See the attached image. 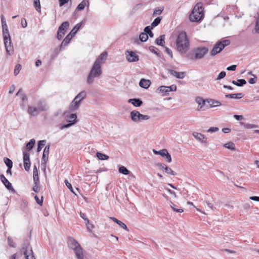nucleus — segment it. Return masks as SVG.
Instances as JSON below:
<instances>
[{
  "label": "nucleus",
  "instance_id": "4468645a",
  "mask_svg": "<svg viewBox=\"0 0 259 259\" xmlns=\"http://www.w3.org/2000/svg\"><path fill=\"white\" fill-rule=\"evenodd\" d=\"M126 58L130 62H135L138 60V56L132 51H127Z\"/></svg>",
  "mask_w": 259,
  "mask_h": 259
},
{
  "label": "nucleus",
  "instance_id": "e433bc0d",
  "mask_svg": "<svg viewBox=\"0 0 259 259\" xmlns=\"http://www.w3.org/2000/svg\"><path fill=\"white\" fill-rule=\"evenodd\" d=\"M35 143V141L34 139H31L26 145V149L28 151L31 150Z\"/></svg>",
  "mask_w": 259,
  "mask_h": 259
},
{
  "label": "nucleus",
  "instance_id": "c85d7f7f",
  "mask_svg": "<svg viewBox=\"0 0 259 259\" xmlns=\"http://www.w3.org/2000/svg\"><path fill=\"white\" fill-rule=\"evenodd\" d=\"M33 181L34 183H39V177H38V171L36 167L34 168L33 169Z\"/></svg>",
  "mask_w": 259,
  "mask_h": 259
},
{
  "label": "nucleus",
  "instance_id": "1a4fd4ad",
  "mask_svg": "<svg viewBox=\"0 0 259 259\" xmlns=\"http://www.w3.org/2000/svg\"><path fill=\"white\" fill-rule=\"evenodd\" d=\"M4 41L7 54L9 55H12L13 54L14 48L11 38L4 40Z\"/></svg>",
  "mask_w": 259,
  "mask_h": 259
},
{
  "label": "nucleus",
  "instance_id": "37998d69",
  "mask_svg": "<svg viewBox=\"0 0 259 259\" xmlns=\"http://www.w3.org/2000/svg\"><path fill=\"white\" fill-rule=\"evenodd\" d=\"M17 96H19L21 98V99L22 101H24L26 99V96L23 93V91L22 89H20L17 93L16 94Z\"/></svg>",
  "mask_w": 259,
  "mask_h": 259
},
{
  "label": "nucleus",
  "instance_id": "aec40b11",
  "mask_svg": "<svg viewBox=\"0 0 259 259\" xmlns=\"http://www.w3.org/2000/svg\"><path fill=\"white\" fill-rule=\"evenodd\" d=\"M206 101L209 104L208 108H213L221 105V103L220 101L213 99L207 100Z\"/></svg>",
  "mask_w": 259,
  "mask_h": 259
},
{
  "label": "nucleus",
  "instance_id": "774afa93",
  "mask_svg": "<svg viewBox=\"0 0 259 259\" xmlns=\"http://www.w3.org/2000/svg\"><path fill=\"white\" fill-rule=\"evenodd\" d=\"M80 215L83 220H84L87 222L88 221V220H89L87 217V215L85 213L80 212Z\"/></svg>",
  "mask_w": 259,
  "mask_h": 259
},
{
  "label": "nucleus",
  "instance_id": "13d9d810",
  "mask_svg": "<svg viewBox=\"0 0 259 259\" xmlns=\"http://www.w3.org/2000/svg\"><path fill=\"white\" fill-rule=\"evenodd\" d=\"M258 14V16L257 19H256V24L255 26V30L257 32L259 33V12Z\"/></svg>",
  "mask_w": 259,
  "mask_h": 259
},
{
  "label": "nucleus",
  "instance_id": "5fc2aeb1",
  "mask_svg": "<svg viewBox=\"0 0 259 259\" xmlns=\"http://www.w3.org/2000/svg\"><path fill=\"white\" fill-rule=\"evenodd\" d=\"M86 226H87V229L90 232H92V229L94 228V225L90 223L89 220H88V221L87 222Z\"/></svg>",
  "mask_w": 259,
  "mask_h": 259
},
{
  "label": "nucleus",
  "instance_id": "f8f14e48",
  "mask_svg": "<svg viewBox=\"0 0 259 259\" xmlns=\"http://www.w3.org/2000/svg\"><path fill=\"white\" fill-rule=\"evenodd\" d=\"M107 57V53L106 52H103L100 54L98 58L96 59L95 63L101 66L106 59Z\"/></svg>",
  "mask_w": 259,
  "mask_h": 259
},
{
  "label": "nucleus",
  "instance_id": "603ef678",
  "mask_svg": "<svg viewBox=\"0 0 259 259\" xmlns=\"http://www.w3.org/2000/svg\"><path fill=\"white\" fill-rule=\"evenodd\" d=\"M65 32L63 31H61V30H60V29H58V32H57V38L58 39L61 40L62 39L63 37L65 35Z\"/></svg>",
  "mask_w": 259,
  "mask_h": 259
},
{
  "label": "nucleus",
  "instance_id": "f3484780",
  "mask_svg": "<svg viewBox=\"0 0 259 259\" xmlns=\"http://www.w3.org/2000/svg\"><path fill=\"white\" fill-rule=\"evenodd\" d=\"M80 102V101L78 100H76V99L74 98L69 107V110L72 111L77 109L78 108Z\"/></svg>",
  "mask_w": 259,
  "mask_h": 259
},
{
  "label": "nucleus",
  "instance_id": "a878e982",
  "mask_svg": "<svg viewBox=\"0 0 259 259\" xmlns=\"http://www.w3.org/2000/svg\"><path fill=\"white\" fill-rule=\"evenodd\" d=\"M226 98L231 99H240L243 97V94L237 93V94H231L225 95Z\"/></svg>",
  "mask_w": 259,
  "mask_h": 259
},
{
  "label": "nucleus",
  "instance_id": "6e6552de",
  "mask_svg": "<svg viewBox=\"0 0 259 259\" xmlns=\"http://www.w3.org/2000/svg\"><path fill=\"white\" fill-rule=\"evenodd\" d=\"M208 50L205 48H197L194 51L195 59H199L204 57Z\"/></svg>",
  "mask_w": 259,
  "mask_h": 259
},
{
  "label": "nucleus",
  "instance_id": "a211bd4d",
  "mask_svg": "<svg viewBox=\"0 0 259 259\" xmlns=\"http://www.w3.org/2000/svg\"><path fill=\"white\" fill-rule=\"evenodd\" d=\"M0 179L7 188L11 189L12 188L11 183L7 179L4 175H1Z\"/></svg>",
  "mask_w": 259,
  "mask_h": 259
},
{
  "label": "nucleus",
  "instance_id": "2eb2a0df",
  "mask_svg": "<svg viewBox=\"0 0 259 259\" xmlns=\"http://www.w3.org/2000/svg\"><path fill=\"white\" fill-rule=\"evenodd\" d=\"M77 116L75 114H70L68 117L67 120L68 121L70 122V123L65 124L62 126L63 128H67L69 126H71L73 124H74L75 122Z\"/></svg>",
  "mask_w": 259,
  "mask_h": 259
},
{
  "label": "nucleus",
  "instance_id": "4c0bfd02",
  "mask_svg": "<svg viewBox=\"0 0 259 259\" xmlns=\"http://www.w3.org/2000/svg\"><path fill=\"white\" fill-rule=\"evenodd\" d=\"M232 83L236 85L237 86H242L243 85L246 84V81L244 79H241L238 80L237 81L233 80L232 81Z\"/></svg>",
  "mask_w": 259,
  "mask_h": 259
},
{
  "label": "nucleus",
  "instance_id": "9b49d317",
  "mask_svg": "<svg viewBox=\"0 0 259 259\" xmlns=\"http://www.w3.org/2000/svg\"><path fill=\"white\" fill-rule=\"evenodd\" d=\"M158 155H160L162 157L164 158L165 161L167 162H170L171 161V156L166 149H163L159 151Z\"/></svg>",
  "mask_w": 259,
  "mask_h": 259
},
{
  "label": "nucleus",
  "instance_id": "3c124183",
  "mask_svg": "<svg viewBox=\"0 0 259 259\" xmlns=\"http://www.w3.org/2000/svg\"><path fill=\"white\" fill-rule=\"evenodd\" d=\"M164 169L167 174H170L172 176H175L176 175V173L170 167L165 166L164 167Z\"/></svg>",
  "mask_w": 259,
  "mask_h": 259
},
{
  "label": "nucleus",
  "instance_id": "f03ea898",
  "mask_svg": "<svg viewBox=\"0 0 259 259\" xmlns=\"http://www.w3.org/2000/svg\"><path fill=\"white\" fill-rule=\"evenodd\" d=\"M204 17V11L202 4L198 3L194 6L189 16L191 22L200 21Z\"/></svg>",
  "mask_w": 259,
  "mask_h": 259
},
{
  "label": "nucleus",
  "instance_id": "a18cd8bd",
  "mask_svg": "<svg viewBox=\"0 0 259 259\" xmlns=\"http://www.w3.org/2000/svg\"><path fill=\"white\" fill-rule=\"evenodd\" d=\"M162 19L161 17H158L155 20L153 21V22L152 23V27H155L157 26L160 22L161 20Z\"/></svg>",
  "mask_w": 259,
  "mask_h": 259
},
{
  "label": "nucleus",
  "instance_id": "423d86ee",
  "mask_svg": "<svg viewBox=\"0 0 259 259\" xmlns=\"http://www.w3.org/2000/svg\"><path fill=\"white\" fill-rule=\"evenodd\" d=\"M25 259H35L32 247L29 243L24 244L21 249Z\"/></svg>",
  "mask_w": 259,
  "mask_h": 259
},
{
  "label": "nucleus",
  "instance_id": "39448f33",
  "mask_svg": "<svg viewBox=\"0 0 259 259\" xmlns=\"http://www.w3.org/2000/svg\"><path fill=\"white\" fill-rule=\"evenodd\" d=\"M230 41L228 39L223 40L217 42L211 51V55L214 56L220 53L226 46H228Z\"/></svg>",
  "mask_w": 259,
  "mask_h": 259
},
{
  "label": "nucleus",
  "instance_id": "5701e85b",
  "mask_svg": "<svg viewBox=\"0 0 259 259\" xmlns=\"http://www.w3.org/2000/svg\"><path fill=\"white\" fill-rule=\"evenodd\" d=\"M128 102L132 104L135 107H140L142 105L143 102L139 99H130Z\"/></svg>",
  "mask_w": 259,
  "mask_h": 259
},
{
  "label": "nucleus",
  "instance_id": "412c9836",
  "mask_svg": "<svg viewBox=\"0 0 259 259\" xmlns=\"http://www.w3.org/2000/svg\"><path fill=\"white\" fill-rule=\"evenodd\" d=\"M170 74L176 77L177 78H183L185 76V73L184 72H177L174 70H170Z\"/></svg>",
  "mask_w": 259,
  "mask_h": 259
},
{
  "label": "nucleus",
  "instance_id": "680f3d73",
  "mask_svg": "<svg viewBox=\"0 0 259 259\" xmlns=\"http://www.w3.org/2000/svg\"><path fill=\"white\" fill-rule=\"evenodd\" d=\"M21 24L23 28L26 27L27 25L26 20L25 18L22 19Z\"/></svg>",
  "mask_w": 259,
  "mask_h": 259
},
{
  "label": "nucleus",
  "instance_id": "09e8293b",
  "mask_svg": "<svg viewBox=\"0 0 259 259\" xmlns=\"http://www.w3.org/2000/svg\"><path fill=\"white\" fill-rule=\"evenodd\" d=\"M163 7L159 8L157 9H156L153 12V16L159 15L161 14L162 11H163Z\"/></svg>",
  "mask_w": 259,
  "mask_h": 259
},
{
  "label": "nucleus",
  "instance_id": "b1692460",
  "mask_svg": "<svg viewBox=\"0 0 259 259\" xmlns=\"http://www.w3.org/2000/svg\"><path fill=\"white\" fill-rule=\"evenodd\" d=\"M110 219L115 223H117L120 227H121L123 229L126 231H128L126 225L121 221L117 220L116 218L114 217H110Z\"/></svg>",
  "mask_w": 259,
  "mask_h": 259
},
{
  "label": "nucleus",
  "instance_id": "c9c22d12",
  "mask_svg": "<svg viewBox=\"0 0 259 259\" xmlns=\"http://www.w3.org/2000/svg\"><path fill=\"white\" fill-rule=\"evenodd\" d=\"M33 6L37 12H40L41 7L39 0H33Z\"/></svg>",
  "mask_w": 259,
  "mask_h": 259
},
{
  "label": "nucleus",
  "instance_id": "58836bf2",
  "mask_svg": "<svg viewBox=\"0 0 259 259\" xmlns=\"http://www.w3.org/2000/svg\"><path fill=\"white\" fill-rule=\"evenodd\" d=\"M3 36L4 40L11 38L8 29H3Z\"/></svg>",
  "mask_w": 259,
  "mask_h": 259
},
{
  "label": "nucleus",
  "instance_id": "864d4df0",
  "mask_svg": "<svg viewBox=\"0 0 259 259\" xmlns=\"http://www.w3.org/2000/svg\"><path fill=\"white\" fill-rule=\"evenodd\" d=\"M8 242L10 246L12 247H16V243L14 242L13 240L9 237H8Z\"/></svg>",
  "mask_w": 259,
  "mask_h": 259
},
{
  "label": "nucleus",
  "instance_id": "f257e3e1",
  "mask_svg": "<svg viewBox=\"0 0 259 259\" xmlns=\"http://www.w3.org/2000/svg\"><path fill=\"white\" fill-rule=\"evenodd\" d=\"M175 44L176 50L181 54H186L190 49V41L184 31H181L177 35Z\"/></svg>",
  "mask_w": 259,
  "mask_h": 259
},
{
  "label": "nucleus",
  "instance_id": "6ab92c4d",
  "mask_svg": "<svg viewBox=\"0 0 259 259\" xmlns=\"http://www.w3.org/2000/svg\"><path fill=\"white\" fill-rule=\"evenodd\" d=\"M196 102L198 104V110H204L203 107L205 104V101L201 97H197L195 99Z\"/></svg>",
  "mask_w": 259,
  "mask_h": 259
},
{
  "label": "nucleus",
  "instance_id": "49530a36",
  "mask_svg": "<svg viewBox=\"0 0 259 259\" xmlns=\"http://www.w3.org/2000/svg\"><path fill=\"white\" fill-rule=\"evenodd\" d=\"M5 163L7 165L9 168H11L13 166V162L11 160L9 159L8 158H5L4 159Z\"/></svg>",
  "mask_w": 259,
  "mask_h": 259
},
{
  "label": "nucleus",
  "instance_id": "7ed1b4c3",
  "mask_svg": "<svg viewBox=\"0 0 259 259\" xmlns=\"http://www.w3.org/2000/svg\"><path fill=\"white\" fill-rule=\"evenodd\" d=\"M68 243L74 250L77 259H83V249L79 243L73 238L70 237L68 239Z\"/></svg>",
  "mask_w": 259,
  "mask_h": 259
},
{
  "label": "nucleus",
  "instance_id": "0e129e2a",
  "mask_svg": "<svg viewBox=\"0 0 259 259\" xmlns=\"http://www.w3.org/2000/svg\"><path fill=\"white\" fill-rule=\"evenodd\" d=\"M165 52L166 53L171 57L172 58V51L168 48H165Z\"/></svg>",
  "mask_w": 259,
  "mask_h": 259
},
{
  "label": "nucleus",
  "instance_id": "6e6d98bb",
  "mask_svg": "<svg viewBox=\"0 0 259 259\" xmlns=\"http://www.w3.org/2000/svg\"><path fill=\"white\" fill-rule=\"evenodd\" d=\"M21 69V66L20 64H17L15 67L14 74L17 75Z\"/></svg>",
  "mask_w": 259,
  "mask_h": 259
},
{
  "label": "nucleus",
  "instance_id": "c756f323",
  "mask_svg": "<svg viewBox=\"0 0 259 259\" xmlns=\"http://www.w3.org/2000/svg\"><path fill=\"white\" fill-rule=\"evenodd\" d=\"M156 43L157 45L161 46H163L165 44L164 35H161L156 39Z\"/></svg>",
  "mask_w": 259,
  "mask_h": 259
},
{
  "label": "nucleus",
  "instance_id": "4be33fe9",
  "mask_svg": "<svg viewBox=\"0 0 259 259\" xmlns=\"http://www.w3.org/2000/svg\"><path fill=\"white\" fill-rule=\"evenodd\" d=\"M151 82L148 79H142L139 83V85L141 88L148 89L150 85Z\"/></svg>",
  "mask_w": 259,
  "mask_h": 259
},
{
  "label": "nucleus",
  "instance_id": "0eeeda50",
  "mask_svg": "<svg viewBox=\"0 0 259 259\" xmlns=\"http://www.w3.org/2000/svg\"><path fill=\"white\" fill-rule=\"evenodd\" d=\"M131 119L135 122H139L143 120H147L149 118V116L147 115H143L139 112L134 110L130 113Z\"/></svg>",
  "mask_w": 259,
  "mask_h": 259
},
{
  "label": "nucleus",
  "instance_id": "bf43d9fd",
  "mask_svg": "<svg viewBox=\"0 0 259 259\" xmlns=\"http://www.w3.org/2000/svg\"><path fill=\"white\" fill-rule=\"evenodd\" d=\"M225 76H226V72L224 71H221L220 73V74H219V75L217 77V79L219 80V79H222L224 77H225Z\"/></svg>",
  "mask_w": 259,
  "mask_h": 259
},
{
  "label": "nucleus",
  "instance_id": "338daca9",
  "mask_svg": "<svg viewBox=\"0 0 259 259\" xmlns=\"http://www.w3.org/2000/svg\"><path fill=\"white\" fill-rule=\"evenodd\" d=\"M236 68V65H233L230 66H229V67H228L227 68V69L228 70H232V71H234V70H235Z\"/></svg>",
  "mask_w": 259,
  "mask_h": 259
},
{
  "label": "nucleus",
  "instance_id": "4d7b16f0",
  "mask_svg": "<svg viewBox=\"0 0 259 259\" xmlns=\"http://www.w3.org/2000/svg\"><path fill=\"white\" fill-rule=\"evenodd\" d=\"M171 208L175 211L178 212H183L184 211V210L183 209H178L176 207V205L172 204V205H171Z\"/></svg>",
  "mask_w": 259,
  "mask_h": 259
},
{
  "label": "nucleus",
  "instance_id": "69168bd1",
  "mask_svg": "<svg viewBox=\"0 0 259 259\" xmlns=\"http://www.w3.org/2000/svg\"><path fill=\"white\" fill-rule=\"evenodd\" d=\"M169 92L176 91L177 90V86L176 85H172L168 87Z\"/></svg>",
  "mask_w": 259,
  "mask_h": 259
},
{
  "label": "nucleus",
  "instance_id": "473e14b6",
  "mask_svg": "<svg viewBox=\"0 0 259 259\" xmlns=\"http://www.w3.org/2000/svg\"><path fill=\"white\" fill-rule=\"evenodd\" d=\"M86 97V93L84 91H82L79 93L75 98L76 100H78L79 101H82Z\"/></svg>",
  "mask_w": 259,
  "mask_h": 259
},
{
  "label": "nucleus",
  "instance_id": "a19ab883",
  "mask_svg": "<svg viewBox=\"0 0 259 259\" xmlns=\"http://www.w3.org/2000/svg\"><path fill=\"white\" fill-rule=\"evenodd\" d=\"M97 156L99 159L101 160H107L109 158V156L108 155L100 152L97 153Z\"/></svg>",
  "mask_w": 259,
  "mask_h": 259
},
{
  "label": "nucleus",
  "instance_id": "e2e57ef3",
  "mask_svg": "<svg viewBox=\"0 0 259 259\" xmlns=\"http://www.w3.org/2000/svg\"><path fill=\"white\" fill-rule=\"evenodd\" d=\"M65 183L67 186V187L70 189L71 191H73V188H72V185L71 184L69 183L67 180H65Z\"/></svg>",
  "mask_w": 259,
  "mask_h": 259
},
{
  "label": "nucleus",
  "instance_id": "c03bdc74",
  "mask_svg": "<svg viewBox=\"0 0 259 259\" xmlns=\"http://www.w3.org/2000/svg\"><path fill=\"white\" fill-rule=\"evenodd\" d=\"M139 38L141 41H146L148 38V36L146 33L142 32L140 34Z\"/></svg>",
  "mask_w": 259,
  "mask_h": 259
},
{
  "label": "nucleus",
  "instance_id": "8fccbe9b",
  "mask_svg": "<svg viewBox=\"0 0 259 259\" xmlns=\"http://www.w3.org/2000/svg\"><path fill=\"white\" fill-rule=\"evenodd\" d=\"M34 199L38 204H39L40 206L42 205L43 196H41L40 198H39L37 195H35L34 196Z\"/></svg>",
  "mask_w": 259,
  "mask_h": 259
},
{
  "label": "nucleus",
  "instance_id": "bb28decb",
  "mask_svg": "<svg viewBox=\"0 0 259 259\" xmlns=\"http://www.w3.org/2000/svg\"><path fill=\"white\" fill-rule=\"evenodd\" d=\"M37 109L39 112L44 111L46 110L47 109V107L46 104L44 102H42V101H39L37 103Z\"/></svg>",
  "mask_w": 259,
  "mask_h": 259
},
{
  "label": "nucleus",
  "instance_id": "de8ad7c7",
  "mask_svg": "<svg viewBox=\"0 0 259 259\" xmlns=\"http://www.w3.org/2000/svg\"><path fill=\"white\" fill-rule=\"evenodd\" d=\"M45 144H46L45 140H41L38 142V147H37V152H39L41 151V149L45 146Z\"/></svg>",
  "mask_w": 259,
  "mask_h": 259
},
{
  "label": "nucleus",
  "instance_id": "7c9ffc66",
  "mask_svg": "<svg viewBox=\"0 0 259 259\" xmlns=\"http://www.w3.org/2000/svg\"><path fill=\"white\" fill-rule=\"evenodd\" d=\"M69 26V23L67 21H65L63 22L61 25L59 27V29L61 30V31H63L64 32L68 28Z\"/></svg>",
  "mask_w": 259,
  "mask_h": 259
},
{
  "label": "nucleus",
  "instance_id": "ddd939ff",
  "mask_svg": "<svg viewBox=\"0 0 259 259\" xmlns=\"http://www.w3.org/2000/svg\"><path fill=\"white\" fill-rule=\"evenodd\" d=\"M50 150V146L47 145L43 152L42 157L41 159V162L43 163H46L48 160L49 154Z\"/></svg>",
  "mask_w": 259,
  "mask_h": 259
},
{
  "label": "nucleus",
  "instance_id": "72a5a7b5",
  "mask_svg": "<svg viewBox=\"0 0 259 259\" xmlns=\"http://www.w3.org/2000/svg\"><path fill=\"white\" fill-rule=\"evenodd\" d=\"M158 90L160 92L163 93L164 95H166L168 92H170L168 87L161 86L158 88Z\"/></svg>",
  "mask_w": 259,
  "mask_h": 259
},
{
  "label": "nucleus",
  "instance_id": "79ce46f5",
  "mask_svg": "<svg viewBox=\"0 0 259 259\" xmlns=\"http://www.w3.org/2000/svg\"><path fill=\"white\" fill-rule=\"evenodd\" d=\"M119 172L124 175L129 174L130 171L124 166H121L119 168Z\"/></svg>",
  "mask_w": 259,
  "mask_h": 259
},
{
  "label": "nucleus",
  "instance_id": "052dcab7",
  "mask_svg": "<svg viewBox=\"0 0 259 259\" xmlns=\"http://www.w3.org/2000/svg\"><path fill=\"white\" fill-rule=\"evenodd\" d=\"M33 190L35 192H38L39 191V187L38 183H34V185L32 188Z\"/></svg>",
  "mask_w": 259,
  "mask_h": 259
},
{
  "label": "nucleus",
  "instance_id": "f704fd0d",
  "mask_svg": "<svg viewBox=\"0 0 259 259\" xmlns=\"http://www.w3.org/2000/svg\"><path fill=\"white\" fill-rule=\"evenodd\" d=\"M224 146L225 148L229 149H231L232 150H235V144L232 142H228V143L225 144L224 145Z\"/></svg>",
  "mask_w": 259,
  "mask_h": 259
},
{
  "label": "nucleus",
  "instance_id": "20e7f679",
  "mask_svg": "<svg viewBox=\"0 0 259 259\" xmlns=\"http://www.w3.org/2000/svg\"><path fill=\"white\" fill-rule=\"evenodd\" d=\"M102 72L101 66L94 63L87 78L88 83H92L93 82L94 78L100 76Z\"/></svg>",
  "mask_w": 259,
  "mask_h": 259
},
{
  "label": "nucleus",
  "instance_id": "dca6fc26",
  "mask_svg": "<svg viewBox=\"0 0 259 259\" xmlns=\"http://www.w3.org/2000/svg\"><path fill=\"white\" fill-rule=\"evenodd\" d=\"M193 136L198 140L200 141L202 143H206L207 142V139L206 137L199 133L198 132H193Z\"/></svg>",
  "mask_w": 259,
  "mask_h": 259
},
{
  "label": "nucleus",
  "instance_id": "cd10ccee",
  "mask_svg": "<svg viewBox=\"0 0 259 259\" xmlns=\"http://www.w3.org/2000/svg\"><path fill=\"white\" fill-rule=\"evenodd\" d=\"M88 4L89 5V2L87 0H83L81 3H80L78 6L77 7L76 9L78 11H81L84 9L85 6Z\"/></svg>",
  "mask_w": 259,
  "mask_h": 259
},
{
  "label": "nucleus",
  "instance_id": "393cba45",
  "mask_svg": "<svg viewBox=\"0 0 259 259\" xmlns=\"http://www.w3.org/2000/svg\"><path fill=\"white\" fill-rule=\"evenodd\" d=\"M28 112L32 116H36L38 114L39 111L37 107L28 106Z\"/></svg>",
  "mask_w": 259,
  "mask_h": 259
},
{
  "label": "nucleus",
  "instance_id": "9d476101",
  "mask_svg": "<svg viewBox=\"0 0 259 259\" xmlns=\"http://www.w3.org/2000/svg\"><path fill=\"white\" fill-rule=\"evenodd\" d=\"M23 163L25 170L28 171L31 164L29 160V154L27 152H23Z\"/></svg>",
  "mask_w": 259,
  "mask_h": 259
},
{
  "label": "nucleus",
  "instance_id": "2f4dec72",
  "mask_svg": "<svg viewBox=\"0 0 259 259\" xmlns=\"http://www.w3.org/2000/svg\"><path fill=\"white\" fill-rule=\"evenodd\" d=\"M73 37V35L71 34H68L66 37L64 39L63 41L62 42V45L66 46L67 45L69 42L70 40L71 39V38Z\"/></svg>",
  "mask_w": 259,
  "mask_h": 259
},
{
  "label": "nucleus",
  "instance_id": "ea45409f",
  "mask_svg": "<svg viewBox=\"0 0 259 259\" xmlns=\"http://www.w3.org/2000/svg\"><path fill=\"white\" fill-rule=\"evenodd\" d=\"M152 28V27H151L150 26H147L144 29V33H146L147 35H149L150 37H152L153 36V33L151 31V29Z\"/></svg>",
  "mask_w": 259,
  "mask_h": 259
}]
</instances>
